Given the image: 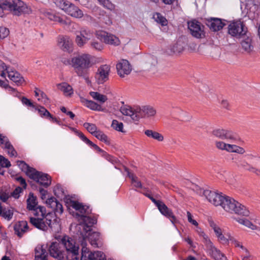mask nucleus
Returning a JSON list of instances; mask_svg holds the SVG:
<instances>
[{"mask_svg":"<svg viewBox=\"0 0 260 260\" xmlns=\"http://www.w3.org/2000/svg\"><path fill=\"white\" fill-rule=\"evenodd\" d=\"M79 247L75 241L68 236H63L59 242H53L48 248L51 256L58 260H78Z\"/></svg>","mask_w":260,"mask_h":260,"instance_id":"1","label":"nucleus"},{"mask_svg":"<svg viewBox=\"0 0 260 260\" xmlns=\"http://www.w3.org/2000/svg\"><path fill=\"white\" fill-rule=\"evenodd\" d=\"M69 205L78 211L74 213L73 215L80 221V223L76 226V229L80 235L84 237L89 232H91V227L96 223L97 220L94 217L89 216L91 213V210L89 206L72 200L70 201Z\"/></svg>","mask_w":260,"mask_h":260,"instance_id":"2","label":"nucleus"},{"mask_svg":"<svg viewBox=\"0 0 260 260\" xmlns=\"http://www.w3.org/2000/svg\"><path fill=\"white\" fill-rule=\"evenodd\" d=\"M82 241L81 242L82 253L80 260H106L105 255L101 251H95L93 253H89L86 247V240L87 238L91 245L93 247H101L103 243L100 233L99 232H89L86 236H81Z\"/></svg>","mask_w":260,"mask_h":260,"instance_id":"3","label":"nucleus"},{"mask_svg":"<svg viewBox=\"0 0 260 260\" xmlns=\"http://www.w3.org/2000/svg\"><path fill=\"white\" fill-rule=\"evenodd\" d=\"M16 163L22 171L25 172L27 176L40 185L45 188L50 185L51 177L47 174L38 171L35 169L29 167L24 161L17 160Z\"/></svg>","mask_w":260,"mask_h":260,"instance_id":"4","label":"nucleus"},{"mask_svg":"<svg viewBox=\"0 0 260 260\" xmlns=\"http://www.w3.org/2000/svg\"><path fill=\"white\" fill-rule=\"evenodd\" d=\"M91 58L89 54H82L72 58V66L78 76L85 79L87 78L89 69L92 66Z\"/></svg>","mask_w":260,"mask_h":260,"instance_id":"5","label":"nucleus"},{"mask_svg":"<svg viewBox=\"0 0 260 260\" xmlns=\"http://www.w3.org/2000/svg\"><path fill=\"white\" fill-rule=\"evenodd\" d=\"M220 206L225 211L230 213L244 216H248L249 214V211L245 206L229 196H224Z\"/></svg>","mask_w":260,"mask_h":260,"instance_id":"6","label":"nucleus"},{"mask_svg":"<svg viewBox=\"0 0 260 260\" xmlns=\"http://www.w3.org/2000/svg\"><path fill=\"white\" fill-rule=\"evenodd\" d=\"M14 15L20 16L31 12L30 7L21 0H4V7H6Z\"/></svg>","mask_w":260,"mask_h":260,"instance_id":"7","label":"nucleus"},{"mask_svg":"<svg viewBox=\"0 0 260 260\" xmlns=\"http://www.w3.org/2000/svg\"><path fill=\"white\" fill-rule=\"evenodd\" d=\"M120 111L123 115L131 117L134 121H138L141 118H145L144 106L131 107L124 105L121 107Z\"/></svg>","mask_w":260,"mask_h":260,"instance_id":"8","label":"nucleus"},{"mask_svg":"<svg viewBox=\"0 0 260 260\" xmlns=\"http://www.w3.org/2000/svg\"><path fill=\"white\" fill-rule=\"evenodd\" d=\"M247 32V28L244 23L240 20L234 21L228 26V33L237 39L245 37Z\"/></svg>","mask_w":260,"mask_h":260,"instance_id":"9","label":"nucleus"},{"mask_svg":"<svg viewBox=\"0 0 260 260\" xmlns=\"http://www.w3.org/2000/svg\"><path fill=\"white\" fill-rule=\"evenodd\" d=\"M197 193L200 196H204L211 204L215 206H221L225 195L209 190H204L202 188L197 189Z\"/></svg>","mask_w":260,"mask_h":260,"instance_id":"10","label":"nucleus"},{"mask_svg":"<svg viewBox=\"0 0 260 260\" xmlns=\"http://www.w3.org/2000/svg\"><path fill=\"white\" fill-rule=\"evenodd\" d=\"M29 222L36 228L43 231H47L49 228L53 230L54 224H56L55 222H53L48 216L31 217L29 218Z\"/></svg>","mask_w":260,"mask_h":260,"instance_id":"11","label":"nucleus"},{"mask_svg":"<svg viewBox=\"0 0 260 260\" xmlns=\"http://www.w3.org/2000/svg\"><path fill=\"white\" fill-rule=\"evenodd\" d=\"M205 239V245L209 254L215 260H228L226 257L214 246L210 240L203 233H201Z\"/></svg>","mask_w":260,"mask_h":260,"instance_id":"12","label":"nucleus"},{"mask_svg":"<svg viewBox=\"0 0 260 260\" xmlns=\"http://www.w3.org/2000/svg\"><path fill=\"white\" fill-rule=\"evenodd\" d=\"M188 28L190 34L197 39L203 38L205 37L204 30V26L199 21L193 20L188 22Z\"/></svg>","mask_w":260,"mask_h":260,"instance_id":"13","label":"nucleus"},{"mask_svg":"<svg viewBox=\"0 0 260 260\" xmlns=\"http://www.w3.org/2000/svg\"><path fill=\"white\" fill-rule=\"evenodd\" d=\"M97 38L106 44L117 46L120 40L115 36L104 31H99L96 33Z\"/></svg>","mask_w":260,"mask_h":260,"instance_id":"14","label":"nucleus"},{"mask_svg":"<svg viewBox=\"0 0 260 260\" xmlns=\"http://www.w3.org/2000/svg\"><path fill=\"white\" fill-rule=\"evenodd\" d=\"M110 67L107 64L101 66L95 74V79L99 84H103L109 79Z\"/></svg>","mask_w":260,"mask_h":260,"instance_id":"15","label":"nucleus"},{"mask_svg":"<svg viewBox=\"0 0 260 260\" xmlns=\"http://www.w3.org/2000/svg\"><path fill=\"white\" fill-rule=\"evenodd\" d=\"M118 74L121 77L129 75L132 71V67L126 59H121L116 64Z\"/></svg>","mask_w":260,"mask_h":260,"instance_id":"16","label":"nucleus"},{"mask_svg":"<svg viewBox=\"0 0 260 260\" xmlns=\"http://www.w3.org/2000/svg\"><path fill=\"white\" fill-rule=\"evenodd\" d=\"M212 135L221 139L236 140V137L233 132L229 129L223 128H216L212 131Z\"/></svg>","mask_w":260,"mask_h":260,"instance_id":"17","label":"nucleus"},{"mask_svg":"<svg viewBox=\"0 0 260 260\" xmlns=\"http://www.w3.org/2000/svg\"><path fill=\"white\" fill-rule=\"evenodd\" d=\"M236 164L238 168L248 171L255 175L257 165L255 164V166H253L249 164L244 158V156L238 157V160L236 162Z\"/></svg>","mask_w":260,"mask_h":260,"instance_id":"18","label":"nucleus"},{"mask_svg":"<svg viewBox=\"0 0 260 260\" xmlns=\"http://www.w3.org/2000/svg\"><path fill=\"white\" fill-rule=\"evenodd\" d=\"M225 20L222 21L221 19L217 18H211L206 21V25L210 29L213 31H217L221 29L225 25Z\"/></svg>","mask_w":260,"mask_h":260,"instance_id":"19","label":"nucleus"},{"mask_svg":"<svg viewBox=\"0 0 260 260\" xmlns=\"http://www.w3.org/2000/svg\"><path fill=\"white\" fill-rule=\"evenodd\" d=\"M157 208L161 214L169 218L174 225L178 223V221L174 215L172 210L169 208L164 202H162Z\"/></svg>","mask_w":260,"mask_h":260,"instance_id":"20","label":"nucleus"},{"mask_svg":"<svg viewBox=\"0 0 260 260\" xmlns=\"http://www.w3.org/2000/svg\"><path fill=\"white\" fill-rule=\"evenodd\" d=\"M67 14L76 18H81L83 16V13L78 7L70 3L64 11Z\"/></svg>","mask_w":260,"mask_h":260,"instance_id":"21","label":"nucleus"},{"mask_svg":"<svg viewBox=\"0 0 260 260\" xmlns=\"http://www.w3.org/2000/svg\"><path fill=\"white\" fill-rule=\"evenodd\" d=\"M28 226L26 221H20L16 222L14 226L15 233L20 238L28 230Z\"/></svg>","mask_w":260,"mask_h":260,"instance_id":"22","label":"nucleus"},{"mask_svg":"<svg viewBox=\"0 0 260 260\" xmlns=\"http://www.w3.org/2000/svg\"><path fill=\"white\" fill-rule=\"evenodd\" d=\"M60 47L64 51H72L73 42L72 40L67 36L61 37L58 41Z\"/></svg>","mask_w":260,"mask_h":260,"instance_id":"23","label":"nucleus"},{"mask_svg":"<svg viewBox=\"0 0 260 260\" xmlns=\"http://www.w3.org/2000/svg\"><path fill=\"white\" fill-rule=\"evenodd\" d=\"M242 39L240 44L242 49L247 53L251 52L253 50L251 38L246 34L245 37Z\"/></svg>","mask_w":260,"mask_h":260,"instance_id":"24","label":"nucleus"},{"mask_svg":"<svg viewBox=\"0 0 260 260\" xmlns=\"http://www.w3.org/2000/svg\"><path fill=\"white\" fill-rule=\"evenodd\" d=\"M48 252L43 245L38 246L35 248L36 260H48Z\"/></svg>","mask_w":260,"mask_h":260,"instance_id":"25","label":"nucleus"},{"mask_svg":"<svg viewBox=\"0 0 260 260\" xmlns=\"http://www.w3.org/2000/svg\"><path fill=\"white\" fill-rule=\"evenodd\" d=\"M7 73L9 78L17 85H21L24 82L23 78L18 72L16 71H7Z\"/></svg>","mask_w":260,"mask_h":260,"instance_id":"26","label":"nucleus"},{"mask_svg":"<svg viewBox=\"0 0 260 260\" xmlns=\"http://www.w3.org/2000/svg\"><path fill=\"white\" fill-rule=\"evenodd\" d=\"M125 171L127 172V176L131 179V183L134 187L137 188H142L144 191H147L146 188L143 187L142 183L139 180L138 178L135 175L129 172L127 169H125Z\"/></svg>","mask_w":260,"mask_h":260,"instance_id":"27","label":"nucleus"},{"mask_svg":"<svg viewBox=\"0 0 260 260\" xmlns=\"http://www.w3.org/2000/svg\"><path fill=\"white\" fill-rule=\"evenodd\" d=\"M81 102L83 103L84 105L87 107L92 110L98 111H103L102 107L92 101H89L85 99H82L81 100Z\"/></svg>","mask_w":260,"mask_h":260,"instance_id":"28","label":"nucleus"},{"mask_svg":"<svg viewBox=\"0 0 260 260\" xmlns=\"http://www.w3.org/2000/svg\"><path fill=\"white\" fill-rule=\"evenodd\" d=\"M144 134L148 137L152 138L154 140H156L159 142H161L164 140V136L161 134L151 130V129H146L144 131Z\"/></svg>","mask_w":260,"mask_h":260,"instance_id":"29","label":"nucleus"},{"mask_svg":"<svg viewBox=\"0 0 260 260\" xmlns=\"http://www.w3.org/2000/svg\"><path fill=\"white\" fill-rule=\"evenodd\" d=\"M58 89L62 91L65 95H71L73 94V89L71 86L67 83L63 82L57 85Z\"/></svg>","mask_w":260,"mask_h":260,"instance_id":"30","label":"nucleus"},{"mask_svg":"<svg viewBox=\"0 0 260 260\" xmlns=\"http://www.w3.org/2000/svg\"><path fill=\"white\" fill-rule=\"evenodd\" d=\"M89 94L94 100L100 102L102 104L105 103L108 100L106 95L98 92L91 91L89 92Z\"/></svg>","mask_w":260,"mask_h":260,"instance_id":"31","label":"nucleus"},{"mask_svg":"<svg viewBox=\"0 0 260 260\" xmlns=\"http://www.w3.org/2000/svg\"><path fill=\"white\" fill-rule=\"evenodd\" d=\"M35 109L38 111L41 117L48 119L49 116H51V113L43 106L37 105Z\"/></svg>","mask_w":260,"mask_h":260,"instance_id":"32","label":"nucleus"},{"mask_svg":"<svg viewBox=\"0 0 260 260\" xmlns=\"http://www.w3.org/2000/svg\"><path fill=\"white\" fill-rule=\"evenodd\" d=\"M145 118H150L154 116L156 114V110L151 106H144Z\"/></svg>","mask_w":260,"mask_h":260,"instance_id":"33","label":"nucleus"},{"mask_svg":"<svg viewBox=\"0 0 260 260\" xmlns=\"http://www.w3.org/2000/svg\"><path fill=\"white\" fill-rule=\"evenodd\" d=\"M34 211V214L35 216H39V212L41 213V216L42 217L48 216V218H50V215H46V209L43 206H39L38 207H36L35 210Z\"/></svg>","mask_w":260,"mask_h":260,"instance_id":"34","label":"nucleus"},{"mask_svg":"<svg viewBox=\"0 0 260 260\" xmlns=\"http://www.w3.org/2000/svg\"><path fill=\"white\" fill-rule=\"evenodd\" d=\"M237 221L240 224L244 225L245 226L251 229V230H256L257 226L253 224L249 220L245 218H238Z\"/></svg>","mask_w":260,"mask_h":260,"instance_id":"35","label":"nucleus"},{"mask_svg":"<svg viewBox=\"0 0 260 260\" xmlns=\"http://www.w3.org/2000/svg\"><path fill=\"white\" fill-rule=\"evenodd\" d=\"M0 215L8 220H10L13 215V210L2 208Z\"/></svg>","mask_w":260,"mask_h":260,"instance_id":"36","label":"nucleus"},{"mask_svg":"<svg viewBox=\"0 0 260 260\" xmlns=\"http://www.w3.org/2000/svg\"><path fill=\"white\" fill-rule=\"evenodd\" d=\"M53 1L57 7H59L64 11H65L68 6V4H69L70 3V2L66 0H53Z\"/></svg>","mask_w":260,"mask_h":260,"instance_id":"37","label":"nucleus"},{"mask_svg":"<svg viewBox=\"0 0 260 260\" xmlns=\"http://www.w3.org/2000/svg\"><path fill=\"white\" fill-rule=\"evenodd\" d=\"M36 200V198L34 196L29 197L27 200V208L29 210L33 211V210H35V208L37 206Z\"/></svg>","mask_w":260,"mask_h":260,"instance_id":"38","label":"nucleus"},{"mask_svg":"<svg viewBox=\"0 0 260 260\" xmlns=\"http://www.w3.org/2000/svg\"><path fill=\"white\" fill-rule=\"evenodd\" d=\"M84 127L93 136L98 131L95 124L90 123L86 122L83 124Z\"/></svg>","mask_w":260,"mask_h":260,"instance_id":"39","label":"nucleus"},{"mask_svg":"<svg viewBox=\"0 0 260 260\" xmlns=\"http://www.w3.org/2000/svg\"><path fill=\"white\" fill-rule=\"evenodd\" d=\"M97 139L101 141L104 142L106 144H109L110 141L108 137L104 134L102 131H98L94 135Z\"/></svg>","mask_w":260,"mask_h":260,"instance_id":"40","label":"nucleus"},{"mask_svg":"<svg viewBox=\"0 0 260 260\" xmlns=\"http://www.w3.org/2000/svg\"><path fill=\"white\" fill-rule=\"evenodd\" d=\"M11 166V163L10 161L4 157L3 156L0 155V169L1 170V172L2 173L3 172H5L3 170H2L1 168H9ZM4 173H3L4 174Z\"/></svg>","mask_w":260,"mask_h":260,"instance_id":"41","label":"nucleus"},{"mask_svg":"<svg viewBox=\"0 0 260 260\" xmlns=\"http://www.w3.org/2000/svg\"><path fill=\"white\" fill-rule=\"evenodd\" d=\"M111 126L115 130L123 133V124L121 122H119L117 120H113L112 122Z\"/></svg>","mask_w":260,"mask_h":260,"instance_id":"42","label":"nucleus"},{"mask_svg":"<svg viewBox=\"0 0 260 260\" xmlns=\"http://www.w3.org/2000/svg\"><path fill=\"white\" fill-rule=\"evenodd\" d=\"M248 156L251 159H255V162L257 165V169L255 176L260 177V156H256L252 154H248Z\"/></svg>","mask_w":260,"mask_h":260,"instance_id":"43","label":"nucleus"},{"mask_svg":"<svg viewBox=\"0 0 260 260\" xmlns=\"http://www.w3.org/2000/svg\"><path fill=\"white\" fill-rule=\"evenodd\" d=\"M99 3L104 8L111 11H112L115 9V5L109 0H102L99 2Z\"/></svg>","mask_w":260,"mask_h":260,"instance_id":"44","label":"nucleus"},{"mask_svg":"<svg viewBox=\"0 0 260 260\" xmlns=\"http://www.w3.org/2000/svg\"><path fill=\"white\" fill-rule=\"evenodd\" d=\"M153 17L157 22L160 23L162 25H167V21L166 19L160 14L157 13L154 15Z\"/></svg>","mask_w":260,"mask_h":260,"instance_id":"45","label":"nucleus"},{"mask_svg":"<svg viewBox=\"0 0 260 260\" xmlns=\"http://www.w3.org/2000/svg\"><path fill=\"white\" fill-rule=\"evenodd\" d=\"M55 195L57 197H62L64 195V190L60 185L57 184L53 190Z\"/></svg>","mask_w":260,"mask_h":260,"instance_id":"46","label":"nucleus"},{"mask_svg":"<svg viewBox=\"0 0 260 260\" xmlns=\"http://www.w3.org/2000/svg\"><path fill=\"white\" fill-rule=\"evenodd\" d=\"M52 209L56 214H61L63 211L62 204L58 201L56 202V205L55 204L54 207H52Z\"/></svg>","mask_w":260,"mask_h":260,"instance_id":"47","label":"nucleus"},{"mask_svg":"<svg viewBox=\"0 0 260 260\" xmlns=\"http://www.w3.org/2000/svg\"><path fill=\"white\" fill-rule=\"evenodd\" d=\"M5 148L7 149L8 153L11 156H14L16 155L17 152L11 143H7V146H5Z\"/></svg>","mask_w":260,"mask_h":260,"instance_id":"48","label":"nucleus"},{"mask_svg":"<svg viewBox=\"0 0 260 260\" xmlns=\"http://www.w3.org/2000/svg\"><path fill=\"white\" fill-rule=\"evenodd\" d=\"M90 46L93 49L98 51H101L103 48V44L95 40L91 42Z\"/></svg>","mask_w":260,"mask_h":260,"instance_id":"49","label":"nucleus"},{"mask_svg":"<svg viewBox=\"0 0 260 260\" xmlns=\"http://www.w3.org/2000/svg\"><path fill=\"white\" fill-rule=\"evenodd\" d=\"M91 35V33L89 30L86 29H82L80 31V36H81L83 38H84L85 41H88L89 39H90Z\"/></svg>","mask_w":260,"mask_h":260,"instance_id":"50","label":"nucleus"},{"mask_svg":"<svg viewBox=\"0 0 260 260\" xmlns=\"http://www.w3.org/2000/svg\"><path fill=\"white\" fill-rule=\"evenodd\" d=\"M100 153L101 154V155L103 157H104L107 160L111 162L112 163L114 164V162H116V159L114 157L108 154L106 152H105L103 150H102V152H101Z\"/></svg>","mask_w":260,"mask_h":260,"instance_id":"51","label":"nucleus"},{"mask_svg":"<svg viewBox=\"0 0 260 260\" xmlns=\"http://www.w3.org/2000/svg\"><path fill=\"white\" fill-rule=\"evenodd\" d=\"M183 46L181 45L180 42L176 43L172 47V51L174 53H180L183 50Z\"/></svg>","mask_w":260,"mask_h":260,"instance_id":"52","label":"nucleus"},{"mask_svg":"<svg viewBox=\"0 0 260 260\" xmlns=\"http://www.w3.org/2000/svg\"><path fill=\"white\" fill-rule=\"evenodd\" d=\"M9 34V30L5 27H0V39H4Z\"/></svg>","mask_w":260,"mask_h":260,"instance_id":"53","label":"nucleus"},{"mask_svg":"<svg viewBox=\"0 0 260 260\" xmlns=\"http://www.w3.org/2000/svg\"><path fill=\"white\" fill-rule=\"evenodd\" d=\"M7 70V67L5 63L0 60V76L3 78H6L5 71Z\"/></svg>","mask_w":260,"mask_h":260,"instance_id":"54","label":"nucleus"},{"mask_svg":"<svg viewBox=\"0 0 260 260\" xmlns=\"http://www.w3.org/2000/svg\"><path fill=\"white\" fill-rule=\"evenodd\" d=\"M75 132L80 139L87 144L89 145V144H91V141L87 138L82 133L78 132V131H75Z\"/></svg>","mask_w":260,"mask_h":260,"instance_id":"55","label":"nucleus"},{"mask_svg":"<svg viewBox=\"0 0 260 260\" xmlns=\"http://www.w3.org/2000/svg\"><path fill=\"white\" fill-rule=\"evenodd\" d=\"M227 144H226L222 141L215 142V146L216 148L222 150L226 151Z\"/></svg>","mask_w":260,"mask_h":260,"instance_id":"56","label":"nucleus"},{"mask_svg":"<svg viewBox=\"0 0 260 260\" xmlns=\"http://www.w3.org/2000/svg\"><path fill=\"white\" fill-rule=\"evenodd\" d=\"M57 200L54 197H51L49 199H48L46 201V204L48 207L52 209V207H54L55 204L56 205V203Z\"/></svg>","mask_w":260,"mask_h":260,"instance_id":"57","label":"nucleus"},{"mask_svg":"<svg viewBox=\"0 0 260 260\" xmlns=\"http://www.w3.org/2000/svg\"><path fill=\"white\" fill-rule=\"evenodd\" d=\"M87 41H85L84 38H83L80 35H77L76 38V42L77 44V45L81 47L85 44Z\"/></svg>","mask_w":260,"mask_h":260,"instance_id":"58","label":"nucleus"},{"mask_svg":"<svg viewBox=\"0 0 260 260\" xmlns=\"http://www.w3.org/2000/svg\"><path fill=\"white\" fill-rule=\"evenodd\" d=\"M21 102L27 106L31 107L34 108H35L36 106L27 98L25 97H22L21 99Z\"/></svg>","mask_w":260,"mask_h":260,"instance_id":"59","label":"nucleus"},{"mask_svg":"<svg viewBox=\"0 0 260 260\" xmlns=\"http://www.w3.org/2000/svg\"><path fill=\"white\" fill-rule=\"evenodd\" d=\"M22 191V188L20 187H16L12 193V195L15 199H18L19 197V194Z\"/></svg>","mask_w":260,"mask_h":260,"instance_id":"60","label":"nucleus"},{"mask_svg":"<svg viewBox=\"0 0 260 260\" xmlns=\"http://www.w3.org/2000/svg\"><path fill=\"white\" fill-rule=\"evenodd\" d=\"M229 240H230L235 245L236 247H239L241 249L245 250V248H244V247L242 245H241L240 243L237 240H236L234 238L230 236L229 237Z\"/></svg>","mask_w":260,"mask_h":260,"instance_id":"61","label":"nucleus"},{"mask_svg":"<svg viewBox=\"0 0 260 260\" xmlns=\"http://www.w3.org/2000/svg\"><path fill=\"white\" fill-rule=\"evenodd\" d=\"M38 100L42 101L44 104H47L48 103L49 99L47 98L46 94L42 91L41 92L40 98H39Z\"/></svg>","mask_w":260,"mask_h":260,"instance_id":"62","label":"nucleus"},{"mask_svg":"<svg viewBox=\"0 0 260 260\" xmlns=\"http://www.w3.org/2000/svg\"><path fill=\"white\" fill-rule=\"evenodd\" d=\"M187 216L188 221L190 223H192L193 225H194L195 226L198 225V223L197 222V221L196 220H195L192 218V216L191 214L189 211L187 212Z\"/></svg>","mask_w":260,"mask_h":260,"instance_id":"63","label":"nucleus"},{"mask_svg":"<svg viewBox=\"0 0 260 260\" xmlns=\"http://www.w3.org/2000/svg\"><path fill=\"white\" fill-rule=\"evenodd\" d=\"M16 180L20 183L23 188H26L27 184L25 180L23 177L21 176L18 177L16 178Z\"/></svg>","mask_w":260,"mask_h":260,"instance_id":"64","label":"nucleus"}]
</instances>
